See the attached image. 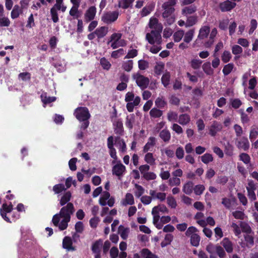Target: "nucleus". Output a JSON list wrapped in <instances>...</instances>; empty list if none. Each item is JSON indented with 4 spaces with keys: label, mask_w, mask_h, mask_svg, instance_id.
<instances>
[{
    "label": "nucleus",
    "mask_w": 258,
    "mask_h": 258,
    "mask_svg": "<svg viewBox=\"0 0 258 258\" xmlns=\"http://www.w3.org/2000/svg\"><path fill=\"white\" fill-rule=\"evenodd\" d=\"M210 32V27L208 26H204L202 27L198 34V37L202 39H205L208 37Z\"/></svg>",
    "instance_id": "nucleus-19"
},
{
    "label": "nucleus",
    "mask_w": 258,
    "mask_h": 258,
    "mask_svg": "<svg viewBox=\"0 0 258 258\" xmlns=\"http://www.w3.org/2000/svg\"><path fill=\"white\" fill-rule=\"evenodd\" d=\"M187 19L186 21L185 27H189L195 25L198 21V17L196 15L187 16Z\"/></svg>",
    "instance_id": "nucleus-31"
},
{
    "label": "nucleus",
    "mask_w": 258,
    "mask_h": 258,
    "mask_svg": "<svg viewBox=\"0 0 258 258\" xmlns=\"http://www.w3.org/2000/svg\"><path fill=\"white\" fill-rule=\"evenodd\" d=\"M125 171V167L121 163L119 162L112 167V174L118 177L120 179L123 173Z\"/></svg>",
    "instance_id": "nucleus-9"
},
{
    "label": "nucleus",
    "mask_w": 258,
    "mask_h": 258,
    "mask_svg": "<svg viewBox=\"0 0 258 258\" xmlns=\"http://www.w3.org/2000/svg\"><path fill=\"white\" fill-rule=\"evenodd\" d=\"M75 212L74 205L68 203L66 206H63L60 210L59 215L61 218L71 219V215Z\"/></svg>",
    "instance_id": "nucleus-5"
},
{
    "label": "nucleus",
    "mask_w": 258,
    "mask_h": 258,
    "mask_svg": "<svg viewBox=\"0 0 258 258\" xmlns=\"http://www.w3.org/2000/svg\"><path fill=\"white\" fill-rule=\"evenodd\" d=\"M66 189L65 186L61 183L55 184L53 186V190L55 194H59Z\"/></svg>",
    "instance_id": "nucleus-48"
},
{
    "label": "nucleus",
    "mask_w": 258,
    "mask_h": 258,
    "mask_svg": "<svg viewBox=\"0 0 258 258\" xmlns=\"http://www.w3.org/2000/svg\"><path fill=\"white\" fill-rule=\"evenodd\" d=\"M135 117L134 114H131L130 116H127L126 118L125 125L129 129H132L133 127V123L135 122Z\"/></svg>",
    "instance_id": "nucleus-41"
},
{
    "label": "nucleus",
    "mask_w": 258,
    "mask_h": 258,
    "mask_svg": "<svg viewBox=\"0 0 258 258\" xmlns=\"http://www.w3.org/2000/svg\"><path fill=\"white\" fill-rule=\"evenodd\" d=\"M22 9L18 5H15L11 12V16L13 19L19 17L20 14L22 13Z\"/></svg>",
    "instance_id": "nucleus-30"
},
{
    "label": "nucleus",
    "mask_w": 258,
    "mask_h": 258,
    "mask_svg": "<svg viewBox=\"0 0 258 258\" xmlns=\"http://www.w3.org/2000/svg\"><path fill=\"white\" fill-rule=\"evenodd\" d=\"M134 198L132 194L127 193L125 199L122 201V204L124 206L127 205H132L134 204Z\"/></svg>",
    "instance_id": "nucleus-32"
},
{
    "label": "nucleus",
    "mask_w": 258,
    "mask_h": 258,
    "mask_svg": "<svg viewBox=\"0 0 258 258\" xmlns=\"http://www.w3.org/2000/svg\"><path fill=\"white\" fill-rule=\"evenodd\" d=\"M108 32V28L106 26H101L97 28L95 30V33L98 39H100L105 37Z\"/></svg>",
    "instance_id": "nucleus-15"
},
{
    "label": "nucleus",
    "mask_w": 258,
    "mask_h": 258,
    "mask_svg": "<svg viewBox=\"0 0 258 258\" xmlns=\"http://www.w3.org/2000/svg\"><path fill=\"white\" fill-rule=\"evenodd\" d=\"M71 219L63 218V219L58 224V228L60 230H64L66 229L68 226V223L70 221Z\"/></svg>",
    "instance_id": "nucleus-54"
},
{
    "label": "nucleus",
    "mask_w": 258,
    "mask_h": 258,
    "mask_svg": "<svg viewBox=\"0 0 258 258\" xmlns=\"http://www.w3.org/2000/svg\"><path fill=\"white\" fill-rule=\"evenodd\" d=\"M221 244L227 253H230L233 252L234 244L229 238L227 237L223 238Z\"/></svg>",
    "instance_id": "nucleus-12"
},
{
    "label": "nucleus",
    "mask_w": 258,
    "mask_h": 258,
    "mask_svg": "<svg viewBox=\"0 0 258 258\" xmlns=\"http://www.w3.org/2000/svg\"><path fill=\"white\" fill-rule=\"evenodd\" d=\"M236 6L235 2L226 0L219 4V8L222 12H229L233 9Z\"/></svg>",
    "instance_id": "nucleus-8"
},
{
    "label": "nucleus",
    "mask_w": 258,
    "mask_h": 258,
    "mask_svg": "<svg viewBox=\"0 0 258 258\" xmlns=\"http://www.w3.org/2000/svg\"><path fill=\"white\" fill-rule=\"evenodd\" d=\"M184 34V32L182 30H179L175 32L173 36L174 41L175 42H179L183 38Z\"/></svg>",
    "instance_id": "nucleus-42"
},
{
    "label": "nucleus",
    "mask_w": 258,
    "mask_h": 258,
    "mask_svg": "<svg viewBox=\"0 0 258 258\" xmlns=\"http://www.w3.org/2000/svg\"><path fill=\"white\" fill-rule=\"evenodd\" d=\"M155 6V4L154 3H151L148 4L142 10L141 12V16L142 17H144L148 15L151 12L154 10Z\"/></svg>",
    "instance_id": "nucleus-17"
},
{
    "label": "nucleus",
    "mask_w": 258,
    "mask_h": 258,
    "mask_svg": "<svg viewBox=\"0 0 258 258\" xmlns=\"http://www.w3.org/2000/svg\"><path fill=\"white\" fill-rule=\"evenodd\" d=\"M103 245V240L99 239L94 242L92 245V251L93 253H98L101 252V248Z\"/></svg>",
    "instance_id": "nucleus-24"
},
{
    "label": "nucleus",
    "mask_w": 258,
    "mask_h": 258,
    "mask_svg": "<svg viewBox=\"0 0 258 258\" xmlns=\"http://www.w3.org/2000/svg\"><path fill=\"white\" fill-rule=\"evenodd\" d=\"M216 251L220 258H224L226 257V254L225 251L222 246L217 245L216 246Z\"/></svg>",
    "instance_id": "nucleus-55"
},
{
    "label": "nucleus",
    "mask_w": 258,
    "mask_h": 258,
    "mask_svg": "<svg viewBox=\"0 0 258 258\" xmlns=\"http://www.w3.org/2000/svg\"><path fill=\"white\" fill-rule=\"evenodd\" d=\"M205 189V187L203 184H198L194 186V193L196 195H201Z\"/></svg>",
    "instance_id": "nucleus-50"
},
{
    "label": "nucleus",
    "mask_w": 258,
    "mask_h": 258,
    "mask_svg": "<svg viewBox=\"0 0 258 258\" xmlns=\"http://www.w3.org/2000/svg\"><path fill=\"white\" fill-rule=\"evenodd\" d=\"M13 206L11 202L8 205L6 203H4L0 209L1 215L3 218L8 222H11L10 219L7 217V214L10 213L13 209Z\"/></svg>",
    "instance_id": "nucleus-7"
},
{
    "label": "nucleus",
    "mask_w": 258,
    "mask_h": 258,
    "mask_svg": "<svg viewBox=\"0 0 258 258\" xmlns=\"http://www.w3.org/2000/svg\"><path fill=\"white\" fill-rule=\"evenodd\" d=\"M162 114V111L156 108H152L150 111V116L153 118H159L161 117Z\"/></svg>",
    "instance_id": "nucleus-46"
},
{
    "label": "nucleus",
    "mask_w": 258,
    "mask_h": 258,
    "mask_svg": "<svg viewBox=\"0 0 258 258\" xmlns=\"http://www.w3.org/2000/svg\"><path fill=\"white\" fill-rule=\"evenodd\" d=\"M230 104L234 109H238L242 105V103L239 98H234L230 99Z\"/></svg>",
    "instance_id": "nucleus-51"
},
{
    "label": "nucleus",
    "mask_w": 258,
    "mask_h": 258,
    "mask_svg": "<svg viewBox=\"0 0 258 258\" xmlns=\"http://www.w3.org/2000/svg\"><path fill=\"white\" fill-rule=\"evenodd\" d=\"M72 197V194L70 191L66 192L63 196L61 197L59 204L61 206H63L66 204L70 203L69 201L71 200Z\"/></svg>",
    "instance_id": "nucleus-25"
},
{
    "label": "nucleus",
    "mask_w": 258,
    "mask_h": 258,
    "mask_svg": "<svg viewBox=\"0 0 258 258\" xmlns=\"http://www.w3.org/2000/svg\"><path fill=\"white\" fill-rule=\"evenodd\" d=\"M253 234H245L244 235V240L246 243V246L250 247L254 244V237Z\"/></svg>",
    "instance_id": "nucleus-39"
},
{
    "label": "nucleus",
    "mask_w": 258,
    "mask_h": 258,
    "mask_svg": "<svg viewBox=\"0 0 258 258\" xmlns=\"http://www.w3.org/2000/svg\"><path fill=\"white\" fill-rule=\"evenodd\" d=\"M201 159L202 161L206 164H208L213 161V156L210 153L205 154L203 156H201Z\"/></svg>",
    "instance_id": "nucleus-47"
},
{
    "label": "nucleus",
    "mask_w": 258,
    "mask_h": 258,
    "mask_svg": "<svg viewBox=\"0 0 258 258\" xmlns=\"http://www.w3.org/2000/svg\"><path fill=\"white\" fill-rule=\"evenodd\" d=\"M96 9L94 6L90 7L86 12L84 16L85 21L88 23L92 21L95 16Z\"/></svg>",
    "instance_id": "nucleus-10"
},
{
    "label": "nucleus",
    "mask_w": 258,
    "mask_h": 258,
    "mask_svg": "<svg viewBox=\"0 0 258 258\" xmlns=\"http://www.w3.org/2000/svg\"><path fill=\"white\" fill-rule=\"evenodd\" d=\"M100 63L104 70H109L111 66L110 62L104 57H102L100 60Z\"/></svg>",
    "instance_id": "nucleus-45"
},
{
    "label": "nucleus",
    "mask_w": 258,
    "mask_h": 258,
    "mask_svg": "<svg viewBox=\"0 0 258 258\" xmlns=\"http://www.w3.org/2000/svg\"><path fill=\"white\" fill-rule=\"evenodd\" d=\"M236 146L239 149H242L244 151H247L249 148V143L248 139L243 137L237 142Z\"/></svg>",
    "instance_id": "nucleus-13"
},
{
    "label": "nucleus",
    "mask_w": 258,
    "mask_h": 258,
    "mask_svg": "<svg viewBox=\"0 0 258 258\" xmlns=\"http://www.w3.org/2000/svg\"><path fill=\"white\" fill-rule=\"evenodd\" d=\"M159 137L164 142L167 143L171 139V134L168 130L164 129L159 133Z\"/></svg>",
    "instance_id": "nucleus-26"
},
{
    "label": "nucleus",
    "mask_w": 258,
    "mask_h": 258,
    "mask_svg": "<svg viewBox=\"0 0 258 258\" xmlns=\"http://www.w3.org/2000/svg\"><path fill=\"white\" fill-rule=\"evenodd\" d=\"M194 186L192 181H188L186 182L183 186L182 191L187 195H190L194 191Z\"/></svg>",
    "instance_id": "nucleus-21"
},
{
    "label": "nucleus",
    "mask_w": 258,
    "mask_h": 258,
    "mask_svg": "<svg viewBox=\"0 0 258 258\" xmlns=\"http://www.w3.org/2000/svg\"><path fill=\"white\" fill-rule=\"evenodd\" d=\"M203 61L199 58L192 59L190 62V67L194 70H198L200 68Z\"/></svg>",
    "instance_id": "nucleus-35"
},
{
    "label": "nucleus",
    "mask_w": 258,
    "mask_h": 258,
    "mask_svg": "<svg viewBox=\"0 0 258 258\" xmlns=\"http://www.w3.org/2000/svg\"><path fill=\"white\" fill-rule=\"evenodd\" d=\"M145 162L150 165H154L155 164V159L153 157V153H148L145 155L144 157Z\"/></svg>",
    "instance_id": "nucleus-37"
},
{
    "label": "nucleus",
    "mask_w": 258,
    "mask_h": 258,
    "mask_svg": "<svg viewBox=\"0 0 258 258\" xmlns=\"http://www.w3.org/2000/svg\"><path fill=\"white\" fill-rule=\"evenodd\" d=\"M240 160L242 161L245 164H247L250 162V157L247 154L245 153H242L239 155Z\"/></svg>",
    "instance_id": "nucleus-61"
},
{
    "label": "nucleus",
    "mask_w": 258,
    "mask_h": 258,
    "mask_svg": "<svg viewBox=\"0 0 258 258\" xmlns=\"http://www.w3.org/2000/svg\"><path fill=\"white\" fill-rule=\"evenodd\" d=\"M114 131L115 134L121 136L123 135L124 130L122 121L121 119H117L113 122Z\"/></svg>",
    "instance_id": "nucleus-11"
},
{
    "label": "nucleus",
    "mask_w": 258,
    "mask_h": 258,
    "mask_svg": "<svg viewBox=\"0 0 258 258\" xmlns=\"http://www.w3.org/2000/svg\"><path fill=\"white\" fill-rule=\"evenodd\" d=\"M173 5L168 3H164L162 6L164 10L162 16L165 19V25H171L175 22V16L173 13L175 9Z\"/></svg>",
    "instance_id": "nucleus-2"
},
{
    "label": "nucleus",
    "mask_w": 258,
    "mask_h": 258,
    "mask_svg": "<svg viewBox=\"0 0 258 258\" xmlns=\"http://www.w3.org/2000/svg\"><path fill=\"white\" fill-rule=\"evenodd\" d=\"M232 52L234 55H240L243 51L241 46L238 45H234L231 48Z\"/></svg>",
    "instance_id": "nucleus-60"
},
{
    "label": "nucleus",
    "mask_w": 258,
    "mask_h": 258,
    "mask_svg": "<svg viewBox=\"0 0 258 258\" xmlns=\"http://www.w3.org/2000/svg\"><path fill=\"white\" fill-rule=\"evenodd\" d=\"M222 128V124L217 121H214L211 125L209 132L210 134L214 137L218 132H220Z\"/></svg>",
    "instance_id": "nucleus-14"
},
{
    "label": "nucleus",
    "mask_w": 258,
    "mask_h": 258,
    "mask_svg": "<svg viewBox=\"0 0 258 258\" xmlns=\"http://www.w3.org/2000/svg\"><path fill=\"white\" fill-rule=\"evenodd\" d=\"M73 242L71 237L66 236L62 241V247L67 250H75V248L73 246Z\"/></svg>",
    "instance_id": "nucleus-16"
},
{
    "label": "nucleus",
    "mask_w": 258,
    "mask_h": 258,
    "mask_svg": "<svg viewBox=\"0 0 258 258\" xmlns=\"http://www.w3.org/2000/svg\"><path fill=\"white\" fill-rule=\"evenodd\" d=\"M233 147L232 145L227 143L225 145L224 152L226 155L231 156L233 155Z\"/></svg>",
    "instance_id": "nucleus-58"
},
{
    "label": "nucleus",
    "mask_w": 258,
    "mask_h": 258,
    "mask_svg": "<svg viewBox=\"0 0 258 258\" xmlns=\"http://www.w3.org/2000/svg\"><path fill=\"white\" fill-rule=\"evenodd\" d=\"M57 9L55 8V7H52L50 9V12L51 16V19L54 23H57L59 20L58 14L57 12Z\"/></svg>",
    "instance_id": "nucleus-49"
},
{
    "label": "nucleus",
    "mask_w": 258,
    "mask_h": 258,
    "mask_svg": "<svg viewBox=\"0 0 258 258\" xmlns=\"http://www.w3.org/2000/svg\"><path fill=\"white\" fill-rule=\"evenodd\" d=\"M133 67V60H128L126 61H124L122 64V69L127 72L131 71Z\"/></svg>",
    "instance_id": "nucleus-43"
},
{
    "label": "nucleus",
    "mask_w": 258,
    "mask_h": 258,
    "mask_svg": "<svg viewBox=\"0 0 258 258\" xmlns=\"http://www.w3.org/2000/svg\"><path fill=\"white\" fill-rule=\"evenodd\" d=\"M119 13L117 11L106 12L102 16L101 20L106 24H111L117 19Z\"/></svg>",
    "instance_id": "nucleus-6"
},
{
    "label": "nucleus",
    "mask_w": 258,
    "mask_h": 258,
    "mask_svg": "<svg viewBox=\"0 0 258 258\" xmlns=\"http://www.w3.org/2000/svg\"><path fill=\"white\" fill-rule=\"evenodd\" d=\"M167 203L168 205L171 208L175 209L177 206V203L175 199L172 196H168L167 198Z\"/></svg>",
    "instance_id": "nucleus-57"
},
{
    "label": "nucleus",
    "mask_w": 258,
    "mask_h": 258,
    "mask_svg": "<svg viewBox=\"0 0 258 258\" xmlns=\"http://www.w3.org/2000/svg\"><path fill=\"white\" fill-rule=\"evenodd\" d=\"M150 195L154 199H157L162 202L166 199V194L165 192H156L154 190H150Z\"/></svg>",
    "instance_id": "nucleus-23"
},
{
    "label": "nucleus",
    "mask_w": 258,
    "mask_h": 258,
    "mask_svg": "<svg viewBox=\"0 0 258 258\" xmlns=\"http://www.w3.org/2000/svg\"><path fill=\"white\" fill-rule=\"evenodd\" d=\"M41 97L42 101L45 104L53 102L56 100V98L55 97H47L46 96H44L43 95H41Z\"/></svg>",
    "instance_id": "nucleus-62"
},
{
    "label": "nucleus",
    "mask_w": 258,
    "mask_h": 258,
    "mask_svg": "<svg viewBox=\"0 0 258 258\" xmlns=\"http://www.w3.org/2000/svg\"><path fill=\"white\" fill-rule=\"evenodd\" d=\"M155 105L159 108H163L167 104V102L163 97H158L155 102Z\"/></svg>",
    "instance_id": "nucleus-53"
},
{
    "label": "nucleus",
    "mask_w": 258,
    "mask_h": 258,
    "mask_svg": "<svg viewBox=\"0 0 258 258\" xmlns=\"http://www.w3.org/2000/svg\"><path fill=\"white\" fill-rule=\"evenodd\" d=\"M137 191L135 192V195L137 198H140L144 192V188L140 185L135 184Z\"/></svg>",
    "instance_id": "nucleus-63"
},
{
    "label": "nucleus",
    "mask_w": 258,
    "mask_h": 258,
    "mask_svg": "<svg viewBox=\"0 0 258 258\" xmlns=\"http://www.w3.org/2000/svg\"><path fill=\"white\" fill-rule=\"evenodd\" d=\"M141 101V98L139 96H136L133 102H127L126 107L127 111L132 112L134 111V106H138Z\"/></svg>",
    "instance_id": "nucleus-22"
},
{
    "label": "nucleus",
    "mask_w": 258,
    "mask_h": 258,
    "mask_svg": "<svg viewBox=\"0 0 258 258\" xmlns=\"http://www.w3.org/2000/svg\"><path fill=\"white\" fill-rule=\"evenodd\" d=\"M232 58V54L228 50H224L221 55V60L224 63L228 62Z\"/></svg>",
    "instance_id": "nucleus-36"
},
{
    "label": "nucleus",
    "mask_w": 258,
    "mask_h": 258,
    "mask_svg": "<svg viewBox=\"0 0 258 258\" xmlns=\"http://www.w3.org/2000/svg\"><path fill=\"white\" fill-rule=\"evenodd\" d=\"M148 26L152 30L150 33L146 34V40L152 45L155 43L158 45L161 44L162 42L161 33L163 29L162 24L159 23L157 18L152 17L150 19Z\"/></svg>",
    "instance_id": "nucleus-1"
},
{
    "label": "nucleus",
    "mask_w": 258,
    "mask_h": 258,
    "mask_svg": "<svg viewBox=\"0 0 258 258\" xmlns=\"http://www.w3.org/2000/svg\"><path fill=\"white\" fill-rule=\"evenodd\" d=\"M156 140L155 137H151L149 138L148 142L145 144L143 148L144 153H147L151 150V148H153L156 145Z\"/></svg>",
    "instance_id": "nucleus-18"
},
{
    "label": "nucleus",
    "mask_w": 258,
    "mask_h": 258,
    "mask_svg": "<svg viewBox=\"0 0 258 258\" xmlns=\"http://www.w3.org/2000/svg\"><path fill=\"white\" fill-rule=\"evenodd\" d=\"M190 121V116L186 113L180 114L179 116L178 122L183 125H186Z\"/></svg>",
    "instance_id": "nucleus-28"
},
{
    "label": "nucleus",
    "mask_w": 258,
    "mask_h": 258,
    "mask_svg": "<svg viewBox=\"0 0 258 258\" xmlns=\"http://www.w3.org/2000/svg\"><path fill=\"white\" fill-rule=\"evenodd\" d=\"M167 119L169 121H176L178 119V114L175 112L169 111L167 113Z\"/></svg>",
    "instance_id": "nucleus-59"
},
{
    "label": "nucleus",
    "mask_w": 258,
    "mask_h": 258,
    "mask_svg": "<svg viewBox=\"0 0 258 258\" xmlns=\"http://www.w3.org/2000/svg\"><path fill=\"white\" fill-rule=\"evenodd\" d=\"M240 227L242 231L244 233H246V234H248L252 233L251 228L247 223H241Z\"/></svg>",
    "instance_id": "nucleus-64"
},
{
    "label": "nucleus",
    "mask_w": 258,
    "mask_h": 258,
    "mask_svg": "<svg viewBox=\"0 0 258 258\" xmlns=\"http://www.w3.org/2000/svg\"><path fill=\"white\" fill-rule=\"evenodd\" d=\"M164 64L162 62L157 63L154 67V72L157 75H160L163 72Z\"/></svg>",
    "instance_id": "nucleus-52"
},
{
    "label": "nucleus",
    "mask_w": 258,
    "mask_h": 258,
    "mask_svg": "<svg viewBox=\"0 0 258 258\" xmlns=\"http://www.w3.org/2000/svg\"><path fill=\"white\" fill-rule=\"evenodd\" d=\"M197 10V7L195 5H191L183 8L181 11V14L184 16L187 17L188 15H191L195 13Z\"/></svg>",
    "instance_id": "nucleus-20"
},
{
    "label": "nucleus",
    "mask_w": 258,
    "mask_h": 258,
    "mask_svg": "<svg viewBox=\"0 0 258 258\" xmlns=\"http://www.w3.org/2000/svg\"><path fill=\"white\" fill-rule=\"evenodd\" d=\"M74 115L79 121L88 120L91 116L88 109L86 107H79L76 108Z\"/></svg>",
    "instance_id": "nucleus-4"
},
{
    "label": "nucleus",
    "mask_w": 258,
    "mask_h": 258,
    "mask_svg": "<svg viewBox=\"0 0 258 258\" xmlns=\"http://www.w3.org/2000/svg\"><path fill=\"white\" fill-rule=\"evenodd\" d=\"M134 1L135 0H121V2H119L118 7L123 9H127L128 8L132 7Z\"/></svg>",
    "instance_id": "nucleus-33"
},
{
    "label": "nucleus",
    "mask_w": 258,
    "mask_h": 258,
    "mask_svg": "<svg viewBox=\"0 0 258 258\" xmlns=\"http://www.w3.org/2000/svg\"><path fill=\"white\" fill-rule=\"evenodd\" d=\"M234 68V65L233 63H228L225 64L222 70V72L225 76H228L233 71Z\"/></svg>",
    "instance_id": "nucleus-34"
},
{
    "label": "nucleus",
    "mask_w": 258,
    "mask_h": 258,
    "mask_svg": "<svg viewBox=\"0 0 258 258\" xmlns=\"http://www.w3.org/2000/svg\"><path fill=\"white\" fill-rule=\"evenodd\" d=\"M202 69L204 73L208 76L213 75L214 74V70L211 68V63L210 61L205 62L202 65Z\"/></svg>",
    "instance_id": "nucleus-27"
},
{
    "label": "nucleus",
    "mask_w": 258,
    "mask_h": 258,
    "mask_svg": "<svg viewBox=\"0 0 258 258\" xmlns=\"http://www.w3.org/2000/svg\"><path fill=\"white\" fill-rule=\"evenodd\" d=\"M195 33V29H190L184 33L183 41L186 43H189L192 39Z\"/></svg>",
    "instance_id": "nucleus-29"
},
{
    "label": "nucleus",
    "mask_w": 258,
    "mask_h": 258,
    "mask_svg": "<svg viewBox=\"0 0 258 258\" xmlns=\"http://www.w3.org/2000/svg\"><path fill=\"white\" fill-rule=\"evenodd\" d=\"M118 232L122 239L125 240L128 237V229L124 228L123 226L120 225L118 227Z\"/></svg>",
    "instance_id": "nucleus-44"
},
{
    "label": "nucleus",
    "mask_w": 258,
    "mask_h": 258,
    "mask_svg": "<svg viewBox=\"0 0 258 258\" xmlns=\"http://www.w3.org/2000/svg\"><path fill=\"white\" fill-rule=\"evenodd\" d=\"M77 6H73L70 11V15L74 17V19H78L79 17L78 8Z\"/></svg>",
    "instance_id": "nucleus-56"
},
{
    "label": "nucleus",
    "mask_w": 258,
    "mask_h": 258,
    "mask_svg": "<svg viewBox=\"0 0 258 258\" xmlns=\"http://www.w3.org/2000/svg\"><path fill=\"white\" fill-rule=\"evenodd\" d=\"M170 79V73L168 72H165L161 78V82L165 87H167L169 84Z\"/></svg>",
    "instance_id": "nucleus-38"
},
{
    "label": "nucleus",
    "mask_w": 258,
    "mask_h": 258,
    "mask_svg": "<svg viewBox=\"0 0 258 258\" xmlns=\"http://www.w3.org/2000/svg\"><path fill=\"white\" fill-rule=\"evenodd\" d=\"M200 237L198 234H192L190 236V244L194 246L197 247L199 245Z\"/></svg>",
    "instance_id": "nucleus-40"
},
{
    "label": "nucleus",
    "mask_w": 258,
    "mask_h": 258,
    "mask_svg": "<svg viewBox=\"0 0 258 258\" xmlns=\"http://www.w3.org/2000/svg\"><path fill=\"white\" fill-rule=\"evenodd\" d=\"M133 78L136 80L137 85L142 89H146L149 86L150 80L148 78L137 73L133 75Z\"/></svg>",
    "instance_id": "nucleus-3"
}]
</instances>
